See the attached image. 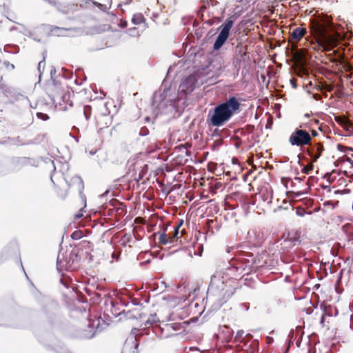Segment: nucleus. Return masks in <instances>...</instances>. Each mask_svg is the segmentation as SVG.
<instances>
[{"mask_svg":"<svg viewBox=\"0 0 353 353\" xmlns=\"http://www.w3.org/2000/svg\"><path fill=\"white\" fill-rule=\"evenodd\" d=\"M310 28L312 36L321 48L327 52L333 50L329 54L332 61H345L343 48L334 50L346 37V33L341 26L335 25L329 16L321 14L310 19Z\"/></svg>","mask_w":353,"mask_h":353,"instance_id":"obj_1","label":"nucleus"},{"mask_svg":"<svg viewBox=\"0 0 353 353\" xmlns=\"http://www.w3.org/2000/svg\"><path fill=\"white\" fill-rule=\"evenodd\" d=\"M199 85L196 75L191 74L184 79L181 83L179 92L175 88H168L163 92H156L153 96L152 105L156 114H169L178 111L179 94L185 96L194 91Z\"/></svg>","mask_w":353,"mask_h":353,"instance_id":"obj_2","label":"nucleus"},{"mask_svg":"<svg viewBox=\"0 0 353 353\" xmlns=\"http://www.w3.org/2000/svg\"><path fill=\"white\" fill-rule=\"evenodd\" d=\"M234 283L230 279H225L221 272H216L211 276L207 298H215L221 304L226 302L235 292V288L232 285Z\"/></svg>","mask_w":353,"mask_h":353,"instance_id":"obj_3","label":"nucleus"},{"mask_svg":"<svg viewBox=\"0 0 353 353\" xmlns=\"http://www.w3.org/2000/svg\"><path fill=\"white\" fill-rule=\"evenodd\" d=\"M240 103L235 97H230L226 101L216 105L210 116L212 126L220 127L228 121L240 110Z\"/></svg>","mask_w":353,"mask_h":353,"instance_id":"obj_4","label":"nucleus"},{"mask_svg":"<svg viewBox=\"0 0 353 353\" xmlns=\"http://www.w3.org/2000/svg\"><path fill=\"white\" fill-rule=\"evenodd\" d=\"M79 261L80 257L75 250L59 254L57 261V270L59 272H62L63 270L72 271L77 268Z\"/></svg>","mask_w":353,"mask_h":353,"instance_id":"obj_5","label":"nucleus"},{"mask_svg":"<svg viewBox=\"0 0 353 353\" xmlns=\"http://www.w3.org/2000/svg\"><path fill=\"white\" fill-rule=\"evenodd\" d=\"M236 17L232 15L228 18L225 22L219 27L220 32L219 33L213 45L214 50H219L225 44V41L230 37V30L232 28Z\"/></svg>","mask_w":353,"mask_h":353,"instance_id":"obj_6","label":"nucleus"},{"mask_svg":"<svg viewBox=\"0 0 353 353\" xmlns=\"http://www.w3.org/2000/svg\"><path fill=\"white\" fill-rule=\"evenodd\" d=\"M312 142V136L310 133L303 129L296 128L289 137V143L292 145L304 146L309 145Z\"/></svg>","mask_w":353,"mask_h":353,"instance_id":"obj_7","label":"nucleus"},{"mask_svg":"<svg viewBox=\"0 0 353 353\" xmlns=\"http://www.w3.org/2000/svg\"><path fill=\"white\" fill-rule=\"evenodd\" d=\"M301 232L296 230L288 234V236L284 239L281 243V249L283 251H288L294 246L301 243Z\"/></svg>","mask_w":353,"mask_h":353,"instance_id":"obj_8","label":"nucleus"},{"mask_svg":"<svg viewBox=\"0 0 353 353\" xmlns=\"http://www.w3.org/2000/svg\"><path fill=\"white\" fill-rule=\"evenodd\" d=\"M323 150V145L321 143L314 144L307 149V152L312 159V163L316 162L319 159Z\"/></svg>","mask_w":353,"mask_h":353,"instance_id":"obj_9","label":"nucleus"},{"mask_svg":"<svg viewBox=\"0 0 353 353\" xmlns=\"http://www.w3.org/2000/svg\"><path fill=\"white\" fill-rule=\"evenodd\" d=\"M49 3L51 5L55 6L59 12H62L63 14H67L70 12L75 7L74 4L62 3L57 2L55 1H49Z\"/></svg>","mask_w":353,"mask_h":353,"instance_id":"obj_10","label":"nucleus"},{"mask_svg":"<svg viewBox=\"0 0 353 353\" xmlns=\"http://www.w3.org/2000/svg\"><path fill=\"white\" fill-rule=\"evenodd\" d=\"M97 330H94V326L89 323L86 330L79 332L78 336L83 339H90L96 334Z\"/></svg>","mask_w":353,"mask_h":353,"instance_id":"obj_11","label":"nucleus"},{"mask_svg":"<svg viewBox=\"0 0 353 353\" xmlns=\"http://www.w3.org/2000/svg\"><path fill=\"white\" fill-rule=\"evenodd\" d=\"M182 223H183V221H181V223L177 227L175 228V229H174V234L172 236V237L171 239H170L168 237V234H165V233L160 234L159 237V243L161 244H163V245H166V244H168L169 243H172L173 242V239L178 234L179 227L181 226V225Z\"/></svg>","mask_w":353,"mask_h":353,"instance_id":"obj_12","label":"nucleus"},{"mask_svg":"<svg viewBox=\"0 0 353 353\" xmlns=\"http://www.w3.org/2000/svg\"><path fill=\"white\" fill-rule=\"evenodd\" d=\"M126 167L128 170V175H132V174L135 171L141 168V165H139L138 161L135 158L130 159L127 162Z\"/></svg>","mask_w":353,"mask_h":353,"instance_id":"obj_13","label":"nucleus"},{"mask_svg":"<svg viewBox=\"0 0 353 353\" xmlns=\"http://www.w3.org/2000/svg\"><path fill=\"white\" fill-rule=\"evenodd\" d=\"M70 185L75 186V188L79 190L80 194H82V191L84 188L83 181L80 176H75L72 177L70 180Z\"/></svg>","mask_w":353,"mask_h":353,"instance_id":"obj_14","label":"nucleus"},{"mask_svg":"<svg viewBox=\"0 0 353 353\" xmlns=\"http://www.w3.org/2000/svg\"><path fill=\"white\" fill-rule=\"evenodd\" d=\"M306 32L305 28L299 27L292 30L291 36L294 39L299 41L304 37Z\"/></svg>","mask_w":353,"mask_h":353,"instance_id":"obj_15","label":"nucleus"},{"mask_svg":"<svg viewBox=\"0 0 353 353\" xmlns=\"http://www.w3.org/2000/svg\"><path fill=\"white\" fill-rule=\"evenodd\" d=\"M299 331L298 330V328L296 327L295 330H292L288 335L289 337V345L291 343H293L294 341H296V344L298 347L300 346L301 341H300V337H299Z\"/></svg>","mask_w":353,"mask_h":353,"instance_id":"obj_16","label":"nucleus"},{"mask_svg":"<svg viewBox=\"0 0 353 353\" xmlns=\"http://www.w3.org/2000/svg\"><path fill=\"white\" fill-rule=\"evenodd\" d=\"M221 334H223V340L229 341L233 336V330L228 326H223L221 328Z\"/></svg>","mask_w":353,"mask_h":353,"instance_id":"obj_17","label":"nucleus"},{"mask_svg":"<svg viewBox=\"0 0 353 353\" xmlns=\"http://www.w3.org/2000/svg\"><path fill=\"white\" fill-rule=\"evenodd\" d=\"M74 29L63 28H59L57 26H54L52 29V32H54L56 34V35H57L58 37L68 36V34H65L66 32L74 31Z\"/></svg>","mask_w":353,"mask_h":353,"instance_id":"obj_18","label":"nucleus"},{"mask_svg":"<svg viewBox=\"0 0 353 353\" xmlns=\"http://www.w3.org/2000/svg\"><path fill=\"white\" fill-rule=\"evenodd\" d=\"M143 175V166L141 165V168L137 170V171H135L134 173H132V175H130V178L131 180H134L138 183L142 179Z\"/></svg>","mask_w":353,"mask_h":353,"instance_id":"obj_19","label":"nucleus"},{"mask_svg":"<svg viewBox=\"0 0 353 353\" xmlns=\"http://www.w3.org/2000/svg\"><path fill=\"white\" fill-rule=\"evenodd\" d=\"M145 18L141 13H136L133 15L132 18V22L134 25H140L141 23H145Z\"/></svg>","mask_w":353,"mask_h":353,"instance_id":"obj_20","label":"nucleus"},{"mask_svg":"<svg viewBox=\"0 0 353 353\" xmlns=\"http://www.w3.org/2000/svg\"><path fill=\"white\" fill-rule=\"evenodd\" d=\"M157 314H152L150 315V316L148 319V320L145 321V326H148V325H153L154 323H155L157 321Z\"/></svg>","mask_w":353,"mask_h":353,"instance_id":"obj_21","label":"nucleus"},{"mask_svg":"<svg viewBox=\"0 0 353 353\" xmlns=\"http://www.w3.org/2000/svg\"><path fill=\"white\" fill-rule=\"evenodd\" d=\"M91 112H92V108L90 105H87L83 107V114H84L86 120H88V119L90 117Z\"/></svg>","mask_w":353,"mask_h":353,"instance_id":"obj_22","label":"nucleus"},{"mask_svg":"<svg viewBox=\"0 0 353 353\" xmlns=\"http://www.w3.org/2000/svg\"><path fill=\"white\" fill-rule=\"evenodd\" d=\"M335 120L341 125H344L349 123V121L345 117H337L335 118Z\"/></svg>","mask_w":353,"mask_h":353,"instance_id":"obj_23","label":"nucleus"},{"mask_svg":"<svg viewBox=\"0 0 353 353\" xmlns=\"http://www.w3.org/2000/svg\"><path fill=\"white\" fill-rule=\"evenodd\" d=\"M69 281L70 279L68 276H65L63 274H62V277L60 279V282L66 288H69Z\"/></svg>","mask_w":353,"mask_h":353,"instance_id":"obj_24","label":"nucleus"},{"mask_svg":"<svg viewBox=\"0 0 353 353\" xmlns=\"http://www.w3.org/2000/svg\"><path fill=\"white\" fill-rule=\"evenodd\" d=\"M311 213H312L311 212H306L305 210V209H303V208H301V207L297 208L296 210V214L299 216H303L306 214H310Z\"/></svg>","mask_w":353,"mask_h":353,"instance_id":"obj_25","label":"nucleus"},{"mask_svg":"<svg viewBox=\"0 0 353 353\" xmlns=\"http://www.w3.org/2000/svg\"><path fill=\"white\" fill-rule=\"evenodd\" d=\"M127 32L129 35H130L132 37H137V36L139 35V32L137 28H129L127 30Z\"/></svg>","mask_w":353,"mask_h":353,"instance_id":"obj_26","label":"nucleus"},{"mask_svg":"<svg viewBox=\"0 0 353 353\" xmlns=\"http://www.w3.org/2000/svg\"><path fill=\"white\" fill-rule=\"evenodd\" d=\"M312 170H313V163L312 162L311 164H310L307 166H303L301 171L303 173L308 174L309 172Z\"/></svg>","mask_w":353,"mask_h":353,"instance_id":"obj_27","label":"nucleus"},{"mask_svg":"<svg viewBox=\"0 0 353 353\" xmlns=\"http://www.w3.org/2000/svg\"><path fill=\"white\" fill-rule=\"evenodd\" d=\"M201 2L203 3V5L199 8L201 11H205L208 5L210 4V0H201Z\"/></svg>","mask_w":353,"mask_h":353,"instance_id":"obj_28","label":"nucleus"},{"mask_svg":"<svg viewBox=\"0 0 353 353\" xmlns=\"http://www.w3.org/2000/svg\"><path fill=\"white\" fill-rule=\"evenodd\" d=\"M37 116L39 119H42L43 121H46L49 119V117L48 114L42 112H38L37 113Z\"/></svg>","mask_w":353,"mask_h":353,"instance_id":"obj_29","label":"nucleus"},{"mask_svg":"<svg viewBox=\"0 0 353 353\" xmlns=\"http://www.w3.org/2000/svg\"><path fill=\"white\" fill-rule=\"evenodd\" d=\"M148 134H149V130L146 127H142L140 129L139 135L144 137V136L148 135Z\"/></svg>","mask_w":353,"mask_h":353,"instance_id":"obj_30","label":"nucleus"},{"mask_svg":"<svg viewBox=\"0 0 353 353\" xmlns=\"http://www.w3.org/2000/svg\"><path fill=\"white\" fill-rule=\"evenodd\" d=\"M337 148H338V150L341 152H346L347 150H351V151L353 150V149L352 148L345 147L341 144H338Z\"/></svg>","mask_w":353,"mask_h":353,"instance_id":"obj_31","label":"nucleus"},{"mask_svg":"<svg viewBox=\"0 0 353 353\" xmlns=\"http://www.w3.org/2000/svg\"><path fill=\"white\" fill-rule=\"evenodd\" d=\"M71 236L73 239H79L81 237V232L75 231L72 234Z\"/></svg>","mask_w":353,"mask_h":353,"instance_id":"obj_32","label":"nucleus"},{"mask_svg":"<svg viewBox=\"0 0 353 353\" xmlns=\"http://www.w3.org/2000/svg\"><path fill=\"white\" fill-rule=\"evenodd\" d=\"M45 65H46V63H45V60H42L41 61L39 64H38V70L39 72V78L41 77V68H44L45 67Z\"/></svg>","mask_w":353,"mask_h":353,"instance_id":"obj_33","label":"nucleus"},{"mask_svg":"<svg viewBox=\"0 0 353 353\" xmlns=\"http://www.w3.org/2000/svg\"><path fill=\"white\" fill-rule=\"evenodd\" d=\"M244 334V331L241 330H239L236 334V336H235V339L237 341V340H240L241 338L243 336Z\"/></svg>","mask_w":353,"mask_h":353,"instance_id":"obj_34","label":"nucleus"},{"mask_svg":"<svg viewBox=\"0 0 353 353\" xmlns=\"http://www.w3.org/2000/svg\"><path fill=\"white\" fill-rule=\"evenodd\" d=\"M203 12L204 11H201L200 9L197 11V13H196V15H197V17L199 18L200 19H201V21H203L204 22V14H203Z\"/></svg>","mask_w":353,"mask_h":353,"instance_id":"obj_35","label":"nucleus"},{"mask_svg":"<svg viewBox=\"0 0 353 353\" xmlns=\"http://www.w3.org/2000/svg\"><path fill=\"white\" fill-rule=\"evenodd\" d=\"M204 24H206L209 26H212L215 23V21H214L213 18L211 19L205 20L203 22Z\"/></svg>","mask_w":353,"mask_h":353,"instance_id":"obj_36","label":"nucleus"},{"mask_svg":"<svg viewBox=\"0 0 353 353\" xmlns=\"http://www.w3.org/2000/svg\"><path fill=\"white\" fill-rule=\"evenodd\" d=\"M240 307L241 309L245 310V311H248L250 308V303H243L240 305Z\"/></svg>","mask_w":353,"mask_h":353,"instance_id":"obj_37","label":"nucleus"},{"mask_svg":"<svg viewBox=\"0 0 353 353\" xmlns=\"http://www.w3.org/2000/svg\"><path fill=\"white\" fill-rule=\"evenodd\" d=\"M168 326L171 327L174 330H179L180 327H181V325L179 324H176V323L170 324V325H168Z\"/></svg>","mask_w":353,"mask_h":353,"instance_id":"obj_38","label":"nucleus"},{"mask_svg":"<svg viewBox=\"0 0 353 353\" xmlns=\"http://www.w3.org/2000/svg\"><path fill=\"white\" fill-rule=\"evenodd\" d=\"M4 65H5L7 68L10 67V68H11L12 70H13V69L14 68V65L13 64L10 63L8 61H5V62H4Z\"/></svg>","mask_w":353,"mask_h":353,"instance_id":"obj_39","label":"nucleus"},{"mask_svg":"<svg viewBox=\"0 0 353 353\" xmlns=\"http://www.w3.org/2000/svg\"><path fill=\"white\" fill-rule=\"evenodd\" d=\"M313 99H315L316 101H319L321 99V97L319 94H314Z\"/></svg>","mask_w":353,"mask_h":353,"instance_id":"obj_40","label":"nucleus"},{"mask_svg":"<svg viewBox=\"0 0 353 353\" xmlns=\"http://www.w3.org/2000/svg\"><path fill=\"white\" fill-rule=\"evenodd\" d=\"M214 21H215V23H219L221 21L222 18L219 17H213Z\"/></svg>","mask_w":353,"mask_h":353,"instance_id":"obj_41","label":"nucleus"},{"mask_svg":"<svg viewBox=\"0 0 353 353\" xmlns=\"http://www.w3.org/2000/svg\"><path fill=\"white\" fill-rule=\"evenodd\" d=\"M210 3L212 6H215L219 3V1L216 0H210Z\"/></svg>","mask_w":353,"mask_h":353,"instance_id":"obj_42","label":"nucleus"},{"mask_svg":"<svg viewBox=\"0 0 353 353\" xmlns=\"http://www.w3.org/2000/svg\"><path fill=\"white\" fill-rule=\"evenodd\" d=\"M69 169V165L68 163H64L62 165V170H68Z\"/></svg>","mask_w":353,"mask_h":353,"instance_id":"obj_43","label":"nucleus"},{"mask_svg":"<svg viewBox=\"0 0 353 353\" xmlns=\"http://www.w3.org/2000/svg\"><path fill=\"white\" fill-rule=\"evenodd\" d=\"M346 161L351 165L352 168H353V160H352L350 158L347 157L346 159Z\"/></svg>","mask_w":353,"mask_h":353,"instance_id":"obj_44","label":"nucleus"},{"mask_svg":"<svg viewBox=\"0 0 353 353\" xmlns=\"http://www.w3.org/2000/svg\"><path fill=\"white\" fill-rule=\"evenodd\" d=\"M115 211L117 212V214H121V212H123V209L121 208H117Z\"/></svg>","mask_w":353,"mask_h":353,"instance_id":"obj_45","label":"nucleus"},{"mask_svg":"<svg viewBox=\"0 0 353 353\" xmlns=\"http://www.w3.org/2000/svg\"><path fill=\"white\" fill-rule=\"evenodd\" d=\"M318 135V132L316 130L312 131V137H316Z\"/></svg>","mask_w":353,"mask_h":353,"instance_id":"obj_46","label":"nucleus"},{"mask_svg":"<svg viewBox=\"0 0 353 353\" xmlns=\"http://www.w3.org/2000/svg\"><path fill=\"white\" fill-rule=\"evenodd\" d=\"M82 216H83V214L79 212L78 214H76L75 217H76V219H80Z\"/></svg>","mask_w":353,"mask_h":353,"instance_id":"obj_47","label":"nucleus"},{"mask_svg":"<svg viewBox=\"0 0 353 353\" xmlns=\"http://www.w3.org/2000/svg\"><path fill=\"white\" fill-rule=\"evenodd\" d=\"M294 179H295L296 181H302V180H303V179H302V178H301V177H295V178H294Z\"/></svg>","mask_w":353,"mask_h":353,"instance_id":"obj_48","label":"nucleus"},{"mask_svg":"<svg viewBox=\"0 0 353 353\" xmlns=\"http://www.w3.org/2000/svg\"><path fill=\"white\" fill-rule=\"evenodd\" d=\"M267 339L268 343H271L273 341V339L272 337H268Z\"/></svg>","mask_w":353,"mask_h":353,"instance_id":"obj_49","label":"nucleus"},{"mask_svg":"<svg viewBox=\"0 0 353 353\" xmlns=\"http://www.w3.org/2000/svg\"><path fill=\"white\" fill-rule=\"evenodd\" d=\"M52 164L53 169H54V171L56 170V168H57V165L54 164V161H52Z\"/></svg>","mask_w":353,"mask_h":353,"instance_id":"obj_50","label":"nucleus"},{"mask_svg":"<svg viewBox=\"0 0 353 353\" xmlns=\"http://www.w3.org/2000/svg\"><path fill=\"white\" fill-rule=\"evenodd\" d=\"M98 6L101 8V9H103L102 8L103 7H105V6L103 5V4H101V3H99L98 4Z\"/></svg>","mask_w":353,"mask_h":353,"instance_id":"obj_51","label":"nucleus"},{"mask_svg":"<svg viewBox=\"0 0 353 353\" xmlns=\"http://www.w3.org/2000/svg\"><path fill=\"white\" fill-rule=\"evenodd\" d=\"M95 153H96V150H95V151H90V154L91 155H93V154H94Z\"/></svg>","mask_w":353,"mask_h":353,"instance_id":"obj_52","label":"nucleus"},{"mask_svg":"<svg viewBox=\"0 0 353 353\" xmlns=\"http://www.w3.org/2000/svg\"><path fill=\"white\" fill-rule=\"evenodd\" d=\"M109 191H106L104 194H101V196H104L105 194H108Z\"/></svg>","mask_w":353,"mask_h":353,"instance_id":"obj_53","label":"nucleus"},{"mask_svg":"<svg viewBox=\"0 0 353 353\" xmlns=\"http://www.w3.org/2000/svg\"><path fill=\"white\" fill-rule=\"evenodd\" d=\"M104 116L107 118V119L110 120V118L108 117V114H104Z\"/></svg>","mask_w":353,"mask_h":353,"instance_id":"obj_54","label":"nucleus"},{"mask_svg":"<svg viewBox=\"0 0 353 353\" xmlns=\"http://www.w3.org/2000/svg\"><path fill=\"white\" fill-rule=\"evenodd\" d=\"M338 165H339V164H338V163H336V162H335V163H334V166H335V167H337Z\"/></svg>","mask_w":353,"mask_h":353,"instance_id":"obj_55","label":"nucleus"},{"mask_svg":"<svg viewBox=\"0 0 353 353\" xmlns=\"http://www.w3.org/2000/svg\"><path fill=\"white\" fill-rule=\"evenodd\" d=\"M232 266L236 270H238V268L237 267H235L234 265H232Z\"/></svg>","mask_w":353,"mask_h":353,"instance_id":"obj_56","label":"nucleus"},{"mask_svg":"<svg viewBox=\"0 0 353 353\" xmlns=\"http://www.w3.org/2000/svg\"><path fill=\"white\" fill-rule=\"evenodd\" d=\"M50 179H51V181H52V183H54L53 179H52V175H51Z\"/></svg>","mask_w":353,"mask_h":353,"instance_id":"obj_57","label":"nucleus"},{"mask_svg":"<svg viewBox=\"0 0 353 353\" xmlns=\"http://www.w3.org/2000/svg\"><path fill=\"white\" fill-rule=\"evenodd\" d=\"M248 336H249V338H252V335L248 334Z\"/></svg>","mask_w":353,"mask_h":353,"instance_id":"obj_58","label":"nucleus"},{"mask_svg":"<svg viewBox=\"0 0 353 353\" xmlns=\"http://www.w3.org/2000/svg\"><path fill=\"white\" fill-rule=\"evenodd\" d=\"M328 175H330V174H329V173H326L325 176H328Z\"/></svg>","mask_w":353,"mask_h":353,"instance_id":"obj_59","label":"nucleus"},{"mask_svg":"<svg viewBox=\"0 0 353 353\" xmlns=\"http://www.w3.org/2000/svg\"><path fill=\"white\" fill-rule=\"evenodd\" d=\"M301 194H302V193H301V192H299V193H298V195H299H299H301Z\"/></svg>","mask_w":353,"mask_h":353,"instance_id":"obj_60","label":"nucleus"},{"mask_svg":"<svg viewBox=\"0 0 353 353\" xmlns=\"http://www.w3.org/2000/svg\"><path fill=\"white\" fill-rule=\"evenodd\" d=\"M97 125L98 126H99V124L98 121H97Z\"/></svg>","mask_w":353,"mask_h":353,"instance_id":"obj_61","label":"nucleus"}]
</instances>
